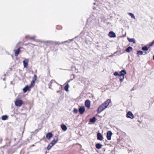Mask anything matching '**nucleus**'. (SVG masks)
I'll return each instance as SVG.
<instances>
[{
	"instance_id": "6ab92c4d",
	"label": "nucleus",
	"mask_w": 154,
	"mask_h": 154,
	"mask_svg": "<svg viewBox=\"0 0 154 154\" xmlns=\"http://www.w3.org/2000/svg\"><path fill=\"white\" fill-rule=\"evenodd\" d=\"M53 82H54V83H57L55 82V81L54 80H51L50 82V84H49V88H50V89H51V87H52V83H53Z\"/></svg>"
},
{
	"instance_id": "b1692460",
	"label": "nucleus",
	"mask_w": 154,
	"mask_h": 154,
	"mask_svg": "<svg viewBox=\"0 0 154 154\" xmlns=\"http://www.w3.org/2000/svg\"><path fill=\"white\" fill-rule=\"evenodd\" d=\"M35 81L32 80L31 82V84L30 85L29 87L31 88L32 87L34 86L35 85Z\"/></svg>"
},
{
	"instance_id": "6e6552de",
	"label": "nucleus",
	"mask_w": 154,
	"mask_h": 154,
	"mask_svg": "<svg viewBox=\"0 0 154 154\" xmlns=\"http://www.w3.org/2000/svg\"><path fill=\"white\" fill-rule=\"evenodd\" d=\"M85 106L88 108H89L90 107L91 102L88 100H86L85 102Z\"/></svg>"
},
{
	"instance_id": "f8f14e48",
	"label": "nucleus",
	"mask_w": 154,
	"mask_h": 154,
	"mask_svg": "<svg viewBox=\"0 0 154 154\" xmlns=\"http://www.w3.org/2000/svg\"><path fill=\"white\" fill-rule=\"evenodd\" d=\"M53 136V135L52 133L51 132H49L48 133L46 134V137L49 140Z\"/></svg>"
},
{
	"instance_id": "2eb2a0df",
	"label": "nucleus",
	"mask_w": 154,
	"mask_h": 154,
	"mask_svg": "<svg viewBox=\"0 0 154 154\" xmlns=\"http://www.w3.org/2000/svg\"><path fill=\"white\" fill-rule=\"evenodd\" d=\"M30 87H29L28 85L26 86L23 89V91L25 93L28 90H29V88Z\"/></svg>"
},
{
	"instance_id": "aec40b11",
	"label": "nucleus",
	"mask_w": 154,
	"mask_h": 154,
	"mask_svg": "<svg viewBox=\"0 0 154 154\" xmlns=\"http://www.w3.org/2000/svg\"><path fill=\"white\" fill-rule=\"evenodd\" d=\"M128 40L130 42H132L134 43H135V41L134 40V38H128Z\"/></svg>"
},
{
	"instance_id": "39448f33",
	"label": "nucleus",
	"mask_w": 154,
	"mask_h": 154,
	"mask_svg": "<svg viewBox=\"0 0 154 154\" xmlns=\"http://www.w3.org/2000/svg\"><path fill=\"white\" fill-rule=\"evenodd\" d=\"M112 135V133L110 131H109L107 132V134L106 137L108 140H110L111 139V137Z\"/></svg>"
},
{
	"instance_id": "7ed1b4c3",
	"label": "nucleus",
	"mask_w": 154,
	"mask_h": 154,
	"mask_svg": "<svg viewBox=\"0 0 154 154\" xmlns=\"http://www.w3.org/2000/svg\"><path fill=\"white\" fill-rule=\"evenodd\" d=\"M23 103V101L21 100H16L15 102V105L17 106H21Z\"/></svg>"
},
{
	"instance_id": "393cba45",
	"label": "nucleus",
	"mask_w": 154,
	"mask_h": 154,
	"mask_svg": "<svg viewBox=\"0 0 154 154\" xmlns=\"http://www.w3.org/2000/svg\"><path fill=\"white\" fill-rule=\"evenodd\" d=\"M149 47H148L146 46H144L142 47V49L143 51H147L148 50Z\"/></svg>"
},
{
	"instance_id": "4468645a",
	"label": "nucleus",
	"mask_w": 154,
	"mask_h": 154,
	"mask_svg": "<svg viewBox=\"0 0 154 154\" xmlns=\"http://www.w3.org/2000/svg\"><path fill=\"white\" fill-rule=\"evenodd\" d=\"M20 48H18L16 50H14L15 52V56L16 57H17L19 54L20 52Z\"/></svg>"
},
{
	"instance_id": "cd10ccee",
	"label": "nucleus",
	"mask_w": 154,
	"mask_h": 154,
	"mask_svg": "<svg viewBox=\"0 0 154 154\" xmlns=\"http://www.w3.org/2000/svg\"><path fill=\"white\" fill-rule=\"evenodd\" d=\"M128 14L132 18L135 19V17H134L133 14L131 13H129Z\"/></svg>"
},
{
	"instance_id": "ddd939ff",
	"label": "nucleus",
	"mask_w": 154,
	"mask_h": 154,
	"mask_svg": "<svg viewBox=\"0 0 154 154\" xmlns=\"http://www.w3.org/2000/svg\"><path fill=\"white\" fill-rule=\"evenodd\" d=\"M58 140V137L57 136L54 137L53 140L51 141V143L52 144H53V145H54L55 144Z\"/></svg>"
},
{
	"instance_id": "a211bd4d",
	"label": "nucleus",
	"mask_w": 154,
	"mask_h": 154,
	"mask_svg": "<svg viewBox=\"0 0 154 154\" xmlns=\"http://www.w3.org/2000/svg\"><path fill=\"white\" fill-rule=\"evenodd\" d=\"M61 128L64 131H65L67 129V128L66 126L64 124L61 125Z\"/></svg>"
},
{
	"instance_id": "5701e85b",
	"label": "nucleus",
	"mask_w": 154,
	"mask_h": 154,
	"mask_svg": "<svg viewBox=\"0 0 154 154\" xmlns=\"http://www.w3.org/2000/svg\"><path fill=\"white\" fill-rule=\"evenodd\" d=\"M53 145V144H52L51 143H50L47 147V149L49 150Z\"/></svg>"
},
{
	"instance_id": "2f4dec72",
	"label": "nucleus",
	"mask_w": 154,
	"mask_h": 154,
	"mask_svg": "<svg viewBox=\"0 0 154 154\" xmlns=\"http://www.w3.org/2000/svg\"><path fill=\"white\" fill-rule=\"evenodd\" d=\"M113 74L115 76H117V75H119H119H120V74H119L117 72H114L113 73Z\"/></svg>"
},
{
	"instance_id": "f03ea898",
	"label": "nucleus",
	"mask_w": 154,
	"mask_h": 154,
	"mask_svg": "<svg viewBox=\"0 0 154 154\" xmlns=\"http://www.w3.org/2000/svg\"><path fill=\"white\" fill-rule=\"evenodd\" d=\"M106 108L105 107V106L103 104V103H102L100 105L98 108L97 109V113H100Z\"/></svg>"
},
{
	"instance_id": "bb28decb",
	"label": "nucleus",
	"mask_w": 154,
	"mask_h": 154,
	"mask_svg": "<svg viewBox=\"0 0 154 154\" xmlns=\"http://www.w3.org/2000/svg\"><path fill=\"white\" fill-rule=\"evenodd\" d=\"M69 87V86L68 84H67L64 87V89L66 91H68V88Z\"/></svg>"
},
{
	"instance_id": "c756f323",
	"label": "nucleus",
	"mask_w": 154,
	"mask_h": 154,
	"mask_svg": "<svg viewBox=\"0 0 154 154\" xmlns=\"http://www.w3.org/2000/svg\"><path fill=\"white\" fill-rule=\"evenodd\" d=\"M154 44V40L149 44V47L152 46Z\"/></svg>"
},
{
	"instance_id": "1a4fd4ad",
	"label": "nucleus",
	"mask_w": 154,
	"mask_h": 154,
	"mask_svg": "<svg viewBox=\"0 0 154 154\" xmlns=\"http://www.w3.org/2000/svg\"><path fill=\"white\" fill-rule=\"evenodd\" d=\"M85 111V109L84 107L80 106L79 109V112L80 114H82Z\"/></svg>"
},
{
	"instance_id": "20e7f679",
	"label": "nucleus",
	"mask_w": 154,
	"mask_h": 154,
	"mask_svg": "<svg viewBox=\"0 0 154 154\" xmlns=\"http://www.w3.org/2000/svg\"><path fill=\"white\" fill-rule=\"evenodd\" d=\"M126 117L128 118L133 119L134 118V116L131 112L129 111L126 114Z\"/></svg>"
},
{
	"instance_id": "473e14b6",
	"label": "nucleus",
	"mask_w": 154,
	"mask_h": 154,
	"mask_svg": "<svg viewBox=\"0 0 154 154\" xmlns=\"http://www.w3.org/2000/svg\"><path fill=\"white\" fill-rule=\"evenodd\" d=\"M144 54H146L148 53V52L146 51H144Z\"/></svg>"
},
{
	"instance_id": "4be33fe9",
	"label": "nucleus",
	"mask_w": 154,
	"mask_h": 154,
	"mask_svg": "<svg viewBox=\"0 0 154 154\" xmlns=\"http://www.w3.org/2000/svg\"><path fill=\"white\" fill-rule=\"evenodd\" d=\"M143 52L141 51H137V57H139L140 55H142L143 54Z\"/></svg>"
},
{
	"instance_id": "dca6fc26",
	"label": "nucleus",
	"mask_w": 154,
	"mask_h": 154,
	"mask_svg": "<svg viewBox=\"0 0 154 154\" xmlns=\"http://www.w3.org/2000/svg\"><path fill=\"white\" fill-rule=\"evenodd\" d=\"M102 145L100 143H97L96 144L95 147L97 149H100L101 148Z\"/></svg>"
},
{
	"instance_id": "72a5a7b5",
	"label": "nucleus",
	"mask_w": 154,
	"mask_h": 154,
	"mask_svg": "<svg viewBox=\"0 0 154 154\" xmlns=\"http://www.w3.org/2000/svg\"><path fill=\"white\" fill-rule=\"evenodd\" d=\"M153 59L154 60V55L153 56Z\"/></svg>"
},
{
	"instance_id": "a878e982",
	"label": "nucleus",
	"mask_w": 154,
	"mask_h": 154,
	"mask_svg": "<svg viewBox=\"0 0 154 154\" xmlns=\"http://www.w3.org/2000/svg\"><path fill=\"white\" fill-rule=\"evenodd\" d=\"M8 119V116L7 115L3 116L2 117V119L3 120H5Z\"/></svg>"
},
{
	"instance_id": "412c9836",
	"label": "nucleus",
	"mask_w": 154,
	"mask_h": 154,
	"mask_svg": "<svg viewBox=\"0 0 154 154\" xmlns=\"http://www.w3.org/2000/svg\"><path fill=\"white\" fill-rule=\"evenodd\" d=\"M96 120V118L95 117H93L92 118H91L89 120V122H95Z\"/></svg>"
},
{
	"instance_id": "f257e3e1",
	"label": "nucleus",
	"mask_w": 154,
	"mask_h": 154,
	"mask_svg": "<svg viewBox=\"0 0 154 154\" xmlns=\"http://www.w3.org/2000/svg\"><path fill=\"white\" fill-rule=\"evenodd\" d=\"M120 73L119 76V78L121 82H122L124 79V76L126 74V72L125 70H122L121 71Z\"/></svg>"
},
{
	"instance_id": "7c9ffc66",
	"label": "nucleus",
	"mask_w": 154,
	"mask_h": 154,
	"mask_svg": "<svg viewBox=\"0 0 154 154\" xmlns=\"http://www.w3.org/2000/svg\"><path fill=\"white\" fill-rule=\"evenodd\" d=\"M73 112L75 113H77L78 112V109L76 108H74Z\"/></svg>"
},
{
	"instance_id": "0eeeda50",
	"label": "nucleus",
	"mask_w": 154,
	"mask_h": 154,
	"mask_svg": "<svg viewBox=\"0 0 154 154\" xmlns=\"http://www.w3.org/2000/svg\"><path fill=\"white\" fill-rule=\"evenodd\" d=\"M97 140H102L103 139V137L101 134L100 133H98L97 134Z\"/></svg>"
},
{
	"instance_id": "9d476101",
	"label": "nucleus",
	"mask_w": 154,
	"mask_h": 154,
	"mask_svg": "<svg viewBox=\"0 0 154 154\" xmlns=\"http://www.w3.org/2000/svg\"><path fill=\"white\" fill-rule=\"evenodd\" d=\"M109 36L111 38H115L116 37V35L115 33L112 31L110 32L109 33Z\"/></svg>"
},
{
	"instance_id": "f3484780",
	"label": "nucleus",
	"mask_w": 154,
	"mask_h": 154,
	"mask_svg": "<svg viewBox=\"0 0 154 154\" xmlns=\"http://www.w3.org/2000/svg\"><path fill=\"white\" fill-rule=\"evenodd\" d=\"M132 50V48L130 46L128 47L125 50V51L128 52H129Z\"/></svg>"
},
{
	"instance_id": "423d86ee",
	"label": "nucleus",
	"mask_w": 154,
	"mask_h": 154,
	"mask_svg": "<svg viewBox=\"0 0 154 154\" xmlns=\"http://www.w3.org/2000/svg\"><path fill=\"white\" fill-rule=\"evenodd\" d=\"M111 102V100L110 99H109L107 100L106 101L104 102L103 104L105 106L106 108L109 105V103Z\"/></svg>"
},
{
	"instance_id": "c85d7f7f",
	"label": "nucleus",
	"mask_w": 154,
	"mask_h": 154,
	"mask_svg": "<svg viewBox=\"0 0 154 154\" xmlns=\"http://www.w3.org/2000/svg\"><path fill=\"white\" fill-rule=\"evenodd\" d=\"M37 78V76L36 74L34 75V77H33L32 80L35 82Z\"/></svg>"
},
{
	"instance_id": "9b49d317",
	"label": "nucleus",
	"mask_w": 154,
	"mask_h": 154,
	"mask_svg": "<svg viewBox=\"0 0 154 154\" xmlns=\"http://www.w3.org/2000/svg\"><path fill=\"white\" fill-rule=\"evenodd\" d=\"M28 62L29 60L28 59H25L23 61V63L24 68L26 67L27 66Z\"/></svg>"
}]
</instances>
